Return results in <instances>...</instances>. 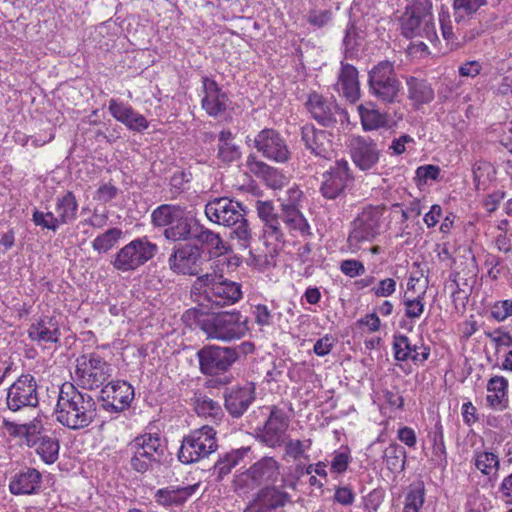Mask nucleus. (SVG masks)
<instances>
[{
    "instance_id": "51",
    "label": "nucleus",
    "mask_w": 512,
    "mask_h": 512,
    "mask_svg": "<svg viewBox=\"0 0 512 512\" xmlns=\"http://www.w3.org/2000/svg\"><path fill=\"white\" fill-rule=\"evenodd\" d=\"M475 466L483 474L495 476L498 470L499 460L493 453L483 452L476 456Z\"/></svg>"
},
{
    "instance_id": "47",
    "label": "nucleus",
    "mask_w": 512,
    "mask_h": 512,
    "mask_svg": "<svg viewBox=\"0 0 512 512\" xmlns=\"http://www.w3.org/2000/svg\"><path fill=\"white\" fill-rule=\"evenodd\" d=\"M123 232L117 227L109 228L92 241V248L99 254L107 253L122 238Z\"/></svg>"
},
{
    "instance_id": "34",
    "label": "nucleus",
    "mask_w": 512,
    "mask_h": 512,
    "mask_svg": "<svg viewBox=\"0 0 512 512\" xmlns=\"http://www.w3.org/2000/svg\"><path fill=\"white\" fill-rule=\"evenodd\" d=\"M3 426L9 435L20 437L29 447H34L37 444L39 438H42L43 436L40 435V422H31L29 424L19 425L4 419Z\"/></svg>"
},
{
    "instance_id": "2",
    "label": "nucleus",
    "mask_w": 512,
    "mask_h": 512,
    "mask_svg": "<svg viewBox=\"0 0 512 512\" xmlns=\"http://www.w3.org/2000/svg\"><path fill=\"white\" fill-rule=\"evenodd\" d=\"M191 297L200 306L222 308L242 298L241 285L213 270L198 276L191 286Z\"/></svg>"
},
{
    "instance_id": "30",
    "label": "nucleus",
    "mask_w": 512,
    "mask_h": 512,
    "mask_svg": "<svg viewBox=\"0 0 512 512\" xmlns=\"http://www.w3.org/2000/svg\"><path fill=\"white\" fill-rule=\"evenodd\" d=\"M28 336L39 344L59 342L61 333L55 317H45L33 323L28 329Z\"/></svg>"
},
{
    "instance_id": "53",
    "label": "nucleus",
    "mask_w": 512,
    "mask_h": 512,
    "mask_svg": "<svg viewBox=\"0 0 512 512\" xmlns=\"http://www.w3.org/2000/svg\"><path fill=\"white\" fill-rule=\"evenodd\" d=\"M424 496L423 485L412 487L405 498L404 512H419L424 504Z\"/></svg>"
},
{
    "instance_id": "45",
    "label": "nucleus",
    "mask_w": 512,
    "mask_h": 512,
    "mask_svg": "<svg viewBox=\"0 0 512 512\" xmlns=\"http://www.w3.org/2000/svg\"><path fill=\"white\" fill-rule=\"evenodd\" d=\"M199 484L177 488L175 490L160 489L157 492V501L164 505L180 504L183 503L189 496H191Z\"/></svg>"
},
{
    "instance_id": "59",
    "label": "nucleus",
    "mask_w": 512,
    "mask_h": 512,
    "mask_svg": "<svg viewBox=\"0 0 512 512\" xmlns=\"http://www.w3.org/2000/svg\"><path fill=\"white\" fill-rule=\"evenodd\" d=\"M246 166L249 169V171L254 174L255 176L259 178H264L265 175L270 171L272 168L271 166L267 165L265 162L257 159V157L253 154L248 155L246 159Z\"/></svg>"
},
{
    "instance_id": "28",
    "label": "nucleus",
    "mask_w": 512,
    "mask_h": 512,
    "mask_svg": "<svg viewBox=\"0 0 512 512\" xmlns=\"http://www.w3.org/2000/svg\"><path fill=\"white\" fill-rule=\"evenodd\" d=\"M200 222L186 211L175 220L169 228H165L163 236L168 241H190L194 240Z\"/></svg>"
},
{
    "instance_id": "36",
    "label": "nucleus",
    "mask_w": 512,
    "mask_h": 512,
    "mask_svg": "<svg viewBox=\"0 0 512 512\" xmlns=\"http://www.w3.org/2000/svg\"><path fill=\"white\" fill-rule=\"evenodd\" d=\"M408 88V98L415 107L428 104L434 99V90L431 85L422 79L409 77L406 81Z\"/></svg>"
},
{
    "instance_id": "3",
    "label": "nucleus",
    "mask_w": 512,
    "mask_h": 512,
    "mask_svg": "<svg viewBox=\"0 0 512 512\" xmlns=\"http://www.w3.org/2000/svg\"><path fill=\"white\" fill-rule=\"evenodd\" d=\"M186 320L198 322L201 330L209 339L224 342L241 339L248 332V319L240 311H227L221 313L204 314L197 308L188 309L184 316Z\"/></svg>"
},
{
    "instance_id": "46",
    "label": "nucleus",
    "mask_w": 512,
    "mask_h": 512,
    "mask_svg": "<svg viewBox=\"0 0 512 512\" xmlns=\"http://www.w3.org/2000/svg\"><path fill=\"white\" fill-rule=\"evenodd\" d=\"M247 451L248 448L232 450L220 458L214 465V472L217 474V477L221 479L227 476L232 468L243 459Z\"/></svg>"
},
{
    "instance_id": "11",
    "label": "nucleus",
    "mask_w": 512,
    "mask_h": 512,
    "mask_svg": "<svg viewBox=\"0 0 512 512\" xmlns=\"http://www.w3.org/2000/svg\"><path fill=\"white\" fill-rule=\"evenodd\" d=\"M197 356L203 374L218 375L232 366L238 358V352L235 348L210 345L200 349Z\"/></svg>"
},
{
    "instance_id": "29",
    "label": "nucleus",
    "mask_w": 512,
    "mask_h": 512,
    "mask_svg": "<svg viewBox=\"0 0 512 512\" xmlns=\"http://www.w3.org/2000/svg\"><path fill=\"white\" fill-rule=\"evenodd\" d=\"M288 500L286 493L278 491L274 487H266L257 494L244 512H271L272 510L282 507Z\"/></svg>"
},
{
    "instance_id": "4",
    "label": "nucleus",
    "mask_w": 512,
    "mask_h": 512,
    "mask_svg": "<svg viewBox=\"0 0 512 512\" xmlns=\"http://www.w3.org/2000/svg\"><path fill=\"white\" fill-rule=\"evenodd\" d=\"M205 215L211 222L231 228V238L237 239L241 247L249 246L251 232L241 203L217 197L205 205Z\"/></svg>"
},
{
    "instance_id": "18",
    "label": "nucleus",
    "mask_w": 512,
    "mask_h": 512,
    "mask_svg": "<svg viewBox=\"0 0 512 512\" xmlns=\"http://www.w3.org/2000/svg\"><path fill=\"white\" fill-rule=\"evenodd\" d=\"M439 23L442 36L451 45V48H458L480 34V30L476 28L468 29L472 24L471 22L461 23L455 18L452 21L447 11L439 13Z\"/></svg>"
},
{
    "instance_id": "55",
    "label": "nucleus",
    "mask_w": 512,
    "mask_h": 512,
    "mask_svg": "<svg viewBox=\"0 0 512 512\" xmlns=\"http://www.w3.org/2000/svg\"><path fill=\"white\" fill-rule=\"evenodd\" d=\"M312 441L310 439L301 440H289L285 443V457L292 458L294 460L302 457L306 450L311 447Z\"/></svg>"
},
{
    "instance_id": "58",
    "label": "nucleus",
    "mask_w": 512,
    "mask_h": 512,
    "mask_svg": "<svg viewBox=\"0 0 512 512\" xmlns=\"http://www.w3.org/2000/svg\"><path fill=\"white\" fill-rule=\"evenodd\" d=\"M491 317L498 322L506 320L512 316V300H503L496 302L490 311Z\"/></svg>"
},
{
    "instance_id": "13",
    "label": "nucleus",
    "mask_w": 512,
    "mask_h": 512,
    "mask_svg": "<svg viewBox=\"0 0 512 512\" xmlns=\"http://www.w3.org/2000/svg\"><path fill=\"white\" fill-rule=\"evenodd\" d=\"M306 107L312 118L325 127H332L338 121L344 122L347 119V112L333 98H326L316 92L309 95Z\"/></svg>"
},
{
    "instance_id": "50",
    "label": "nucleus",
    "mask_w": 512,
    "mask_h": 512,
    "mask_svg": "<svg viewBox=\"0 0 512 512\" xmlns=\"http://www.w3.org/2000/svg\"><path fill=\"white\" fill-rule=\"evenodd\" d=\"M195 411L199 416L211 417L214 421L219 420L222 416L219 403L207 397L199 398L196 401Z\"/></svg>"
},
{
    "instance_id": "64",
    "label": "nucleus",
    "mask_w": 512,
    "mask_h": 512,
    "mask_svg": "<svg viewBox=\"0 0 512 512\" xmlns=\"http://www.w3.org/2000/svg\"><path fill=\"white\" fill-rule=\"evenodd\" d=\"M263 180L266 184L273 189H280L286 184V177L279 172L276 168H271L265 175Z\"/></svg>"
},
{
    "instance_id": "20",
    "label": "nucleus",
    "mask_w": 512,
    "mask_h": 512,
    "mask_svg": "<svg viewBox=\"0 0 512 512\" xmlns=\"http://www.w3.org/2000/svg\"><path fill=\"white\" fill-rule=\"evenodd\" d=\"M133 398L134 389L125 381H112L101 389V399L106 410L123 411L130 405Z\"/></svg>"
},
{
    "instance_id": "63",
    "label": "nucleus",
    "mask_w": 512,
    "mask_h": 512,
    "mask_svg": "<svg viewBox=\"0 0 512 512\" xmlns=\"http://www.w3.org/2000/svg\"><path fill=\"white\" fill-rule=\"evenodd\" d=\"M372 291L378 297H388L396 291V281L392 278H385L373 287Z\"/></svg>"
},
{
    "instance_id": "52",
    "label": "nucleus",
    "mask_w": 512,
    "mask_h": 512,
    "mask_svg": "<svg viewBox=\"0 0 512 512\" xmlns=\"http://www.w3.org/2000/svg\"><path fill=\"white\" fill-rule=\"evenodd\" d=\"M133 451L131 458V467L140 473H144L149 469H153L154 466L159 465V460H152L149 453L146 454L137 448H130Z\"/></svg>"
},
{
    "instance_id": "23",
    "label": "nucleus",
    "mask_w": 512,
    "mask_h": 512,
    "mask_svg": "<svg viewBox=\"0 0 512 512\" xmlns=\"http://www.w3.org/2000/svg\"><path fill=\"white\" fill-rule=\"evenodd\" d=\"M350 153L354 164L363 171L370 170L379 161L380 151L371 139L361 136L350 140Z\"/></svg>"
},
{
    "instance_id": "25",
    "label": "nucleus",
    "mask_w": 512,
    "mask_h": 512,
    "mask_svg": "<svg viewBox=\"0 0 512 512\" xmlns=\"http://www.w3.org/2000/svg\"><path fill=\"white\" fill-rule=\"evenodd\" d=\"M255 208L259 218L263 221V234L267 241L284 242V229L280 222V214L275 212L271 201L258 200Z\"/></svg>"
},
{
    "instance_id": "31",
    "label": "nucleus",
    "mask_w": 512,
    "mask_h": 512,
    "mask_svg": "<svg viewBox=\"0 0 512 512\" xmlns=\"http://www.w3.org/2000/svg\"><path fill=\"white\" fill-rule=\"evenodd\" d=\"M336 87L337 91L349 102H356L360 97V85L357 69L350 64L342 63Z\"/></svg>"
},
{
    "instance_id": "37",
    "label": "nucleus",
    "mask_w": 512,
    "mask_h": 512,
    "mask_svg": "<svg viewBox=\"0 0 512 512\" xmlns=\"http://www.w3.org/2000/svg\"><path fill=\"white\" fill-rule=\"evenodd\" d=\"M183 212H185L184 206L178 204H162L152 211L151 223L156 228H169Z\"/></svg>"
},
{
    "instance_id": "39",
    "label": "nucleus",
    "mask_w": 512,
    "mask_h": 512,
    "mask_svg": "<svg viewBox=\"0 0 512 512\" xmlns=\"http://www.w3.org/2000/svg\"><path fill=\"white\" fill-rule=\"evenodd\" d=\"M78 203L75 195L67 191L64 195L56 198L55 213L62 225L71 223L76 219Z\"/></svg>"
},
{
    "instance_id": "21",
    "label": "nucleus",
    "mask_w": 512,
    "mask_h": 512,
    "mask_svg": "<svg viewBox=\"0 0 512 512\" xmlns=\"http://www.w3.org/2000/svg\"><path fill=\"white\" fill-rule=\"evenodd\" d=\"M202 93L201 105L209 116L217 117L226 111L229 97L214 79L202 77Z\"/></svg>"
},
{
    "instance_id": "57",
    "label": "nucleus",
    "mask_w": 512,
    "mask_h": 512,
    "mask_svg": "<svg viewBox=\"0 0 512 512\" xmlns=\"http://www.w3.org/2000/svg\"><path fill=\"white\" fill-rule=\"evenodd\" d=\"M403 305L405 307V316L412 320L419 318L424 311L423 299L420 296L414 299L405 298Z\"/></svg>"
},
{
    "instance_id": "15",
    "label": "nucleus",
    "mask_w": 512,
    "mask_h": 512,
    "mask_svg": "<svg viewBox=\"0 0 512 512\" xmlns=\"http://www.w3.org/2000/svg\"><path fill=\"white\" fill-rule=\"evenodd\" d=\"M353 181L348 162L344 159L338 160L323 174L321 194L327 199H336L352 186Z\"/></svg>"
},
{
    "instance_id": "35",
    "label": "nucleus",
    "mask_w": 512,
    "mask_h": 512,
    "mask_svg": "<svg viewBox=\"0 0 512 512\" xmlns=\"http://www.w3.org/2000/svg\"><path fill=\"white\" fill-rule=\"evenodd\" d=\"M130 448H137L146 454L149 453L152 460H159L164 456L165 445L157 433H146L137 436L131 443Z\"/></svg>"
},
{
    "instance_id": "12",
    "label": "nucleus",
    "mask_w": 512,
    "mask_h": 512,
    "mask_svg": "<svg viewBox=\"0 0 512 512\" xmlns=\"http://www.w3.org/2000/svg\"><path fill=\"white\" fill-rule=\"evenodd\" d=\"M203 263L202 249L191 243L177 244L168 259L170 269L178 274L198 275Z\"/></svg>"
},
{
    "instance_id": "9",
    "label": "nucleus",
    "mask_w": 512,
    "mask_h": 512,
    "mask_svg": "<svg viewBox=\"0 0 512 512\" xmlns=\"http://www.w3.org/2000/svg\"><path fill=\"white\" fill-rule=\"evenodd\" d=\"M112 373V366L96 353L77 358L76 381L83 389L94 390L101 387Z\"/></svg>"
},
{
    "instance_id": "48",
    "label": "nucleus",
    "mask_w": 512,
    "mask_h": 512,
    "mask_svg": "<svg viewBox=\"0 0 512 512\" xmlns=\"http://www.w3.org/2000/svg\"><path fill=\"white\" fill-rule=\"evenodd\" d=\"M405 459L406 452L399 444H390L384 451V460L387 468L392 472L401 471L404 467Z\"/></svg>"
},
{
    "instance_id": "42",
    "label": "nucleus",
    "mask_w": 512,
    "mask_h": 512,
    "mask_svg": "<svg viewBox=\"0 0 512 512\" xmlns=\"http://www.w3.org/2000/svg\"><path fill=\"white\" fill-rule=\"evenodd\" d=\"M251 480H272L279 474V464L272 457H264L248 470Z\"/></svg>"
},
{
    "instance_id": "32",
    "label": "nucleus",
    "mask_w": 512,
    "mask_h": 512,
    "mask_svg": "<svg viewBox=\"0 0 512 512\" xmlns=\"http://www.w3.org/2000/svg\"><path fill=\"white\" fill-rule=\"evenodd\" d=\"M280 222L284 229L291 234H299L301 236L310 234V226L299 207H290L288 205L281 208Z\"/></svg>"
},
{
    "instance_id": "8",
    "label": "nucleus",
    "mask_w": 512,
    "mask_h": 512,
    "mask_svg": "<svg viewBox=\"0 0 512 512\" xmlns=\"http://www.w3.org/2000/svg\"><path fill=\"white\" fill-rule=\"evenodd\" d=\"M158 252L157 244L148 237H139L123 246L113 257L111 264L122 272L134 271L151 260Z\"/></svg>"
},
{
    "instance_id": "17",
    "label": "nucleus",
    "mask_w": 512,
    "mask_h": 512,
    "mask_svg": "<svg viewBox=\"0 0 512 512\" xmlns=\"http://www.w3.org/2000/svg\"><path fill=\"white\" fill-rule=\"evenodd\" d=\"M392 349L395 360L399 362L423 364L430 356V348L422 339L412 340L403 334L393 336Z\"/></svg>"
},
{
    "instance_id": "27",
    "label": "nucleus",
    "mask_w": 512,
    "mask_h": 512,
    "mask_svg": "<svg viewBox=\"0 0 512 512\" xmlns=\"http://www.w3.org/2000/svg\"><path fill=\"white\" fill-rule=\"evenodd\" d=\"M255 400L252 384L229 389L225 394V407L233 417H240Z\"/></svg>"
},
{
    "instance_id": "7",
    "label": "nucleus",
    "mask_w": 512,
    "mask_h": 512,
    "mask_svg": "<svg viewBox=\"0 0 512 512\" xmlns=\"http://www.w3.org/2000/svg\"><path fill=\"white\" fill-rule=\"evenodd\" d=\"M217 447L216 431L204 425L183 438L178 459L184 464L198 462L215 452Z\"/></svg>"
},
{
    "instance_id": "5",
    "label": "nucleus",
    "mask_w": 512,
    "mask_h": 512,
    "mask_svg": "<svg viewBox=\"0 0 512 512\" xmlns=\"http://www.w3.org/2000/svg\"><path fill=\"white\" fill-rule=\"evenodd\" d=\"M401 30L406 38H425L438 41L430 0H411L401 17Z\"/></svg>"
},
{
    "instance_id": "14",
    "label": "nucleus",
    "mask_w": 512,
    "mask_h": 512,
    "mask_svg": "<svg viewBox=\"0 0 512 512\" xmlns=\"http://www.w3.org/2000/svg\"><path fill=\"white\" fill-rule=\"evenodd\" d=\"M38 404L37 384L30 374L21 375L9 388L6 396L7 408L13 412Z\"/></svg>"
},
{
    "instance_id": "49",
    "label": "nucleus",
    "mask_w": 512,
    "mask_h": 512,
    "mask_svg": "<svg viewBox=\"0 0 512 512\" xmlns=\"http://www.w3.org/2000/svg\"><path fill=\"white\" fill-rule=\"evenodd\" d=\"M363 36L354 23H349L345 29L343 38L344 53L346 58H351L358 52Z\"/></svg>"
},
{
    "instance_id": "24",
    "label": "nucleus",
    "mask_w": 512,
    "mask_h": 512,
    "mask_svg": "<svg viewBox=\"0 0 512 512\" xmlns=\"http://www.w3.org/2000/svg\"><path fill=\"white\" fill-rule=\"evenodd\" d=\"M351 461L352 456L350 449L348 447H341L330 455V460H328L327 463L320 461L315 465L311 464L307 466L306 474L310 475L314 472L318 476L325 478L328 476L327 469H329L331 476L339 477L348 469Z\"/></svg>"
},
{
    "instance_id": "22",
    "label": "nucleus",
    "mask_w": 512,
    "mask_h": 512,
    "mask_svg": "<svg viewBox=\"0 0 512 512\" xmlns=\"http://www.w3.org/2000/svg\"><path fill=\"white\" fill-rule=\"evenodd\" d=\"M301 138L305 147L315 156L330 160L334 155L332 134L315 128L312 124L302 127Z\"/></svg>"
},
{
    "instance_id": "19",
    "label": "nucleus",
    "mask_w": 512,
    "mask_h": 512,
    "mask_svg": "<svg viewBox=\"0 0 512 512\" xmlns=\"http://www.w3.org/2000/svg\"><path fill=\"white\" fill-rule=\"evenodd\" d=\"M289 422L285 412L274 406L258 438L269 447L281 446L284 443Z\"/></svg>"
},
{
    "instance_id": "33",
    "label": "nucleus",
    "mask_w": 512,
    "mask_h": 512,
    "mask_svg": "<svg viewBox=\"0 0 512 512\" xmlns=\"http://www.w3.org/2000/svg\"><path fill=\"white\" fill-rule=\"evenodd\" d=\"M508 385L503 376L496 375L488 380L486 402L491 408L504 410L508 407Z\"/></svg>"
},
{
    "instance_id": "16",
    "label": "nucleus",
    "mask_w": 512,
    "mask_h": 512,
    "mask_svg": "<svg viewBox=\"0 0 512 512\" xmlns=\"http://www.w3.org/2000/svg\"><path fill=\"white\" fill-rule=\"evenodd\" d=\"M254 146L265 158L277 163H285L290 159L286 140L274 129L261 130L255 136Z\"/></svg>"
},
{
    "instance_id": "41",
    "label": "nucleus",
    "mask_w": 512,
    "mask_h": 512,
    "mask_svg": "<svg viewBox=\"0 0 512 512\" xmlns=\"http://www.w3.org/2000/svg\"><path fill=\"white\" fill-rule=\"evenodd\" d=\"M218 141L217 157L219 160L229 164L240 158V148L233 143V135L229 130H222L219 133Z\"/></svg>"
},
{
    "instance_id": "61",
    "label": "nucleus",
    "mask_w": 512,
    "mask_h": 512,
    "mask_svg": "<svg viewBox=\"0 0 512 512\" xmlns=\"http://www.w3.org/2000/svg\"><path fill=\"white\" fill-rule=\"evenodd\" d=\"M189 181L184 171L176 172L170 179L171 198L175 199L184 189V184Z\"/></svg>"
},
{
    "instance_id": "1",
    "label": "nucleus",
    "mask_w": 512,
    "mask_h": 512,
    "mask_svg": "<svg viewBox=\"0 0 512 512\" xmlns=\"http://www.w3.org/2000/svg\"><path fill=\"white\" fill-rule=\"evenodd\" d=\"M56 420L73 430L88 427L97 416L96 402L87 392L79 391L73 384L64 383L59 392Z\"/></svg>"
},
{
    "instance_id": "60",
    "label": "nucleus",
    "mask_w": 512,
    "mask_h": 512,
    "mask_svg": "<svg viewBox=\"0 0 512 512\" xmlns=\"http://www.w3.org/2000/svg\"><path fill=\"white\" fill-rule=\"evenodd\" d=\"M302 196L303 192L298 188V186L293 185L287 189L285 197L279 198L281 208H284L286 205L290 207H299Z\"/></svg>"
},
{
    "instance_id": "44",
    "label": "nucleus",
    "mask_w": 512,
    "mask_h": 512,
    "mask_svg": "<svg viewBox=\"0 0 512 512\" xmlns=\"http://www.w3.org/2000/svg\"><path fill=\"white\" fill-rule=\"evenodd\" d=\"M34 447L46 464H52L58 459L60 445L57 438L43 435Z\"/></svg>"
},
{
    "instance_id": "10",
    "label": "nucleus",
    "mask_w": 512,
    "mask_h": 512,
    "mask_svg": "<svg viewBox=\"0 0 512 512\" xmlns=\"http://www.w3.org/2000/svg\"><path fill=\"white\" fill-rule=\"evenodd\" d=\"M382 212L378 207L364 208L352 222L348 236V246L351 252L361 249V244L372 241L380 232Z\"/></svg>"
},
{
    "instance_id": "54",
    "label": "nucleus",
    "mask_w": 512,
    "mask_h": 512,
    "mask_svg": "<svg viewBox=\"0 0 512 512\" xmlns=\"http://www.w3.org/2000/svg\"><path fill=\"white\" fill-rule=\"evenodd\" d=\"M32 220L36 226H41L42 228L51 230L53 232H56L62 225L57 214L55 215L50 211L42 212L39 210H34L32 214Z\"/></svg>"
},
{
    "instance_id": "6",
    "label": "nucleus",
    "mask_w": 512,
    "mask_h": 512,
    "mask_svg": "<svg viewBox=\"0 0 512 512\" xmlns=\"http://www.w3.org/2000/svg\"><path fill=\"white\" fill-rule=\"evenodd\" d=\"M369 92L380 102L393 104L399 101L401 82L395 72L394 64L381 61L369 71Z\"/></svg>"
},
{
    "instance_id": "62",
    "label": "nucleus",
    "mask_w": 512,
    "mask_h": 512,
    "mask_svg": "<svg viewBox=\"0 0 512 512\" xmlns=\"http://www.w3.org/2000/svg\"><path fill=\"white\" fill-rule=\"evenodd\" d=\"M441 169L436 165H423L417 168L416 177L427 183L428 180H437L440 175Z\"/></svg>"
},
{
    "instance_id": "56",
    "label": "nucleus",
    "mask_w": 512,
    "mask_h": 512,
    "mask_svg": "<svg viewBox=\"0 0 512 512\" xmlns=\"http://www.w3.org/2000/svg\"><path fill=\"white\" fill-rule=\"evenodd\" d=\"M485 336L488 337L495 345L496 350L498 351L501 347H511L512 346V335L499 327L493 331H485Z\"/></svg>"
},
{
    "instance_id": "26",
    "label": "nucleus",
    "mask_w": 512,
    "mask_h": 512,
    "mask_svg": "<svg viewBox=\"0 0 512 512\" xmlns=\"http://www.w3.org/2000/svg\"><path fill=\"white\" fill-rule=\"evenodd\" d=\"M108 110L114 119L131 131L142 132L149 127V122L142 114L135 111L130 105L116 99L109 101Z\"/></svg>"
},
{
    "instance_id": "40",
    "label": "nucleus",
    "mask_w": 512,
    "mask_h": 512,
    "mask_svg": "<svg viewBox=\"0 0 512 512\" xmlns=\"http://www.w3.org/2000/svg\"><path fill=\"white\" fill-rule=\"evenodd\" d=\"M357 109L364 130H376L387 125V115L376 109L374 104H360Z\"/></svg>"
},
{
    "instance_id": "38",
    "label": "nucleus",
    "mask_w": 512,
    "mask_h": 512,
    "mask_svg": "<svg viewBox=\"0 0 512 512\" xmlns=\"http://www.w3.org/2000/svg\"><path fill=\"white\" fill-rule=\"evenodd\" d=\"M194 240L206 246L214 256L223 255L228 251V247L221 239L220 235L204 227L201 223L199 224Z\"/></svg>"
},
{
    "instance_id": "43",
    "label": "nucleus",
    "mask_w": 512,
    "mask_h": 512,
    "mask_svg": "<svg viewBox=\"0 0 512 512\" xmlns=\"http://www.w3.org/2000/svg\"><path fill=\"white\" fill-rule=\"evenodd\" d=\"M486 4V0H454L453 10L458 22H471L479 8Z\"/></svg>"
}]
</instances>
